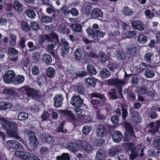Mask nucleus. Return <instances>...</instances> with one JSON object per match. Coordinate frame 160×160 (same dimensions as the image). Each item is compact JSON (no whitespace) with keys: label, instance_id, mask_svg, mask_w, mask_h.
<instances>
[{"label":"nucleus","instance_id":"f257e3e1","mask_svg":"<svg viewBox=\"0 0 160 160\" xmlns=\"http://www.w3.org/2000/svg\"><path fill=\"white\" fill-rule=\"evenodd\" d=\"M0 124L2 128L11 136L17 132V124L15 122H10L6 118L0 116Z\"/></svg>","mask_w":160,"mask_h":160},{"label":"nucleus","instance_id":"f03ea898","mask_svg":"<svg viewBox=\"0 0 160 160\" xmlns=\"http://www.w3.org/2000/svg\"><path fill=\"white\" fill-rule=\"evenodd\" d=\"M112 129L111 126L107 124L100 123L96 129L97 137L103 138L108 134H111Z\"/></svg>","mask_w":160,"mask_h":160},{"label":"nucleus","instance_id":"7ed1b4c3","mask_svg":"<svg viewBox=\"0 0 160 160\" xmlns=\"http://www.w3.org/2000/svg\"><path fill=\"white\" fill-rule=\"evenodd\" d=\"M125 132L124 135L123 140L124 141L128 142L131 140L133 138L136 137L133 129L131 124L126 121L123 123Z\"/></svg>","mask_w":160,"mask_h":160},{"label":"nucleus","instance_id":"20e7f679","mask_svg":"<svg viewBox=\"0 0 160 160\" xmlns=\"http://www.w3.org/2000/svg\"><path fill=\"white\" fill-rule=\"evenodd\" d=\"M20 91H25L27 95L37 99H41L42 96L40 91L31 88L29 86H24L20 88Z\"/></svg>","mask_w":160,"mask_h":160},{"label":"nucleus","instance_id":"39448f33","mask_svg":"<svg viewBox=\"0 0 160 160\" xmlns=\"http://www.w3.org/2000/svg\"><path fill=\"white\" fill-rule=\"evenodd\" d=\"M24 132L26 134L27 133L28 137L29 145L31 148L32 149H35L38 147L39 142L36 136L35 133L33 131H30L28 129H25Z\"/></svg>","mask_w":160,"mask_h":160},{"label":"nucleus","instance_id":"423d86ee","mask_svg":"<svg viewBox=\"0 0 160 160\" xmlns=\"http://www.w3.org/2000/svg\"><path fill=\"white\" fill-rule=\"evenodd\" d=\"M86 31L88 37L94 40H98L101 37H103L105 35L104 32L100 31L99 30L94 31L90 28L87 29Z\"/></svg>","mask_w":160,"mask_h":160},{"label":"nucleus","instance_id":"0eeeda50","mask_svg":"<svg viewBox=\"0 0 160 160\" xmlns=\"http://www.w3.org/2000/svg\"><path fill=\"white\" fill-rule=\"evenodd\" d=\"M127 54L130 57H135L139 52V49L136 44L133 43L128 44L126 47Z\"/></svg>","mask_w":160,"mask_h":160},{"label":"nucleus","instance_id":"6e6552de","mask_svg":"<svg viewBox=\"0 0 160 160\" xmlns=\"http://www.w3.org/2000/svg\"><path fill=\"white\" fill-rule=\"evenodd\" d=\"M15 73L12 70H8L4 75L3 79L4 82L6 84H12Z\"/></svg>","mask_w":160,"mask_h":160},{"label":"nucleus","instance_id":"1a4fd4ad","mask_svg":"<svg viewBox=\"0 0 160 160\" xmlns=\"http://www.w3.org/2000/svg\"><path fill=\"white\" fill-rule=\"evenodd\" d=\"M132 120L136 124L142 122L141 117L140 113L138 112L133 111V108L130 107L129 108Z\"/></svg>","mask_w":160,"mask_h":160},{"label":"nucleus","instance_id":"9d476101","mask_svg":"<svg viewBox=\"0 0 160 160\" xmlns=\"http://www.w3.org/2000/svg\"><path fill=\"white\" fill-rule=\"evenodd\" d=\"M83 100L79 95H73L70 100L71 104L75 107H82Z\"/></svg>","mask_w":160,"mask_h":160},{"label":"nucleus","instance_id":"9b49d317","mask_svg":"<svg viewBox=\"0 0 160 160\" xmlns=\"http://www.w3.org/2000/svg\"><path fill=\"white\" fill-rule=\"evenodd\" d=\"M19 51L14 48H10L8 49V53L9 55V59L11 61L15 62L18 61V54Z\"/></svg>","mask_w":160,"mask_h":160},{"label":"nucleus","instance_id":"f8f14e48","mask_svg":"<svg viewBox=\"0 0 160 160\" xmlns=\"http://www.w3.org/2000/svg\"><path fill=\"white\" fill-rule=\"evenodd\" d=\"M7 147L14 149H20L22 148L23 145L15 140H9L7 141Z\"/></svg>","mask_w":160,"mask_h":160},{"label":"nucleus","instance_id":"ddd939ff","mask_svg":"<svg viewBox=\"0 0 160 160\" xmlns=\"http://www.w3.org/2000/svg\"><path fill=\"white\" fill-rule=\"evenodd\" d=\"M91 103L92 106L95 111L100 110V108L106 104V102L102 103V101L97 99H92Z\"/></svg>","mask_w":160,"mask_h":160},{"label":"nucleus","instance_id":"4468645a","mask_svg":"<svg viewBox=\"0 0 160 160\" xmlns=\"http://www.w3.org/2000/svg\"><path fill=\"white\" fill-rule=\"evenodd\" d=\"M103 16V13L102 11L98 8H94L91 12V17L93 19H99Z\"/></svg>","mask_w":160,"mask_h":160},{"label":"nucleus","instance_id":"2eb2a0df","mask_svg":"<svg viewBox=\"0 0 160 160\" xmlns=\"http://www.w3.org/2000/svg\"><path fill=\"white\" fill-rule=\"evenodd\" d=\"M107 155V153L105 149L100 148L97 152L95 157L96 160H105Z\"/></svg>","mask_w":160,"mask_h":160},{"label":"nucleus","instance_id":"dca6fc26","mask_svg":"<svg viewBox=\"0 0 160 160\" xmlns=\"http://www.w3.org/2000/svg\"><path fill=\"white\" fill-rule=\"evenodd\" d=\"M2 92L8 95L11 98H19V93L12 89L5 88L2 90Z\"/></svg>","mask_w":160,"mask_h":160},{"label":"nucleus","instance_id":"f3484780","mask_svg":"<svg viewBox=\"0 0 160 160\" xmlns=\"http://www.w3.org/2000/svg\"><path fill=\"white\" fill-rule=\"evenodd\" d=\"M108 84L109 85L114 86L115 87H118L120 86L124 83L123 81L119 80L118 78H111L107 80Z\"/></svg>","mask_w":160,"mask_h":160},{"label":"nucleus","instance_id":"a211bd4d","mask_svg":"<svg viewBox=\"0 0 160 160\" xmlns=\"http://www.w3.org/2000/svg\"><path fill=\"white\" fill-rule=\"evenodd\" d=\"M64 98L63 96L61 94L56 95L54 98V105L56 108H59L62 105Z\"/></svg>","mask_w":160,"mask_h":160},{"label":"nucleus","instance_id":"6ab92c4d","mask_svg":"<svg viewBox=\"0 0 160 160\" xmlns=\"http://www.w3.org/2000/svg\"><path fill=\"white\" fill-rule=\"evenodd\" d=\"M122 133L118 130L114 131L112 134V138L114 142L119 143L122 139Z\"/></svg>","mask_w":160,"mask_h":160},{"label":"nucleus","instance_id":"aec40b11","mask_svg":"<svg viewBox=\"0 0 160 160\" xmlns=\"http://www.w3.org/2000/svg\"><path fill=\"white\" fill-rule=\"evenodd\" d=\"M131 23L132 27L135 29L142 31L144 29V26L142 22L138 20L132 21Z\"/></svg>","mask_w":160,"mask_h":160},{"label":"nucleus","instance_id":"412c9836","mask_svg":"<svg viewBox=\"0 0 160 160\" xmlns=\"http://www.w3.org/2000/svg\"><path fill=\"white\" fill-rule=\"evenodd\" d=\"M41 138L42 142L50 144L52 143L54 141V139L49 134H42Z\"/></svg>","mask_w":160,"mask_h":160},{"label":"nucleus","instance_id":"4be33fe9","mask_svg":"<svg viewBox=\"0 0 160 160\" xmlns=\"http://www.w3.org/2000/svg\"><path fill=\"white\" fill-rule=\"evenodd\" d=\"M66 146L68 149L73 152H77L79 150L80 147L79 144L73 142H68Z\"/></svg>","mask_w":160,"mask_h":160},{"label":"nucleus","instance_id":"5701e85b","mask_svg":"<svg viewBox=\"0 0 160 160\" xmlns=\"http://www.w3.org/2000/svg\"><path fill=\"white\" fill-rule=\"evenodd\" d=\"M122 12L126 16L130 17L132 15L134 12L132 9L127 5L123 6L122 8Z\"/></svg>","mask_w":160,"mask_h":160},{"label":"nucleus","instance_id":"b1692460","mask_svg":"<svg viewBox=\"0 0 160 160\" xmlns=\"http://www.w3.org/2000/svg\"><path fill=\"white\" fill-rule=\"evenodd\" d=\"M85 83L86 86L88 87L94 88L96 84V81L95 78H85Z\"/></svg>","mask_w":160,"mask_h":160},{"label":"nucleus","instance_id":"393cba45","mask_svg":"<svg viewBox=\"0 0 160 160\" xmlns=\"http://www.w3.org/2000/svg\"><path fill=\"white\" fill-rule=\"evenodd\" d=\"M90 97L91 98H95L99 99L101 101H102V103L103 102H106L107 100L106 98L104 96V95L102 94L99 93L97 92H94L92 93L90 95Z\"/></svg>","mask_w":160,"mask_h":160},{"label":"nucleus","instance_id":"a878e982","mask_svg":"<svg viewBox=\"0 0 160 160\" xmlns=\"http://www.w3.org/2000/svg\"><path fill=\"white\" fill-rule=\"evenodd\" d=\"M62 113L65 116L69 117L68 119L71 122H74L76 119L74 114L71 111L67 110H63L62 112Z\"/></svg>","mask_w":160,"mask_h":160},{"label":"nucleus","instance_id":"bb28decb","mask_svg":"<svg viewBox=\"0 0 160 160\" xmlns=\"http://www.w3.org/2000/svg\"><path fill=\"white\" fill-rule=\"evenodd\" d=\"M83 52L81 48H77L74 53V59L76 61H80L82 58Z\"/></svg>","mask_w":160,"mask_h":160},{"label":"nucleus","instance_id":"cd10ccee","mask_svg":"<svg viewBox=\"0 0 160 160\" xmlns=\"http://www.w3.org/2000/svg\"><path fill=\"white\" fill-rule=\"evenodd\" d=\"M87 74L90 75H95L97 73V72L94 67L91 64H88L87 66Z\"/></svg>","mask_w":160,"mask_h":160},{"label":"nucleus","instance_id":"c85d7f7f","mask_svg":"<svg viewBox=\"0 0 160 160\" xmlns=\"http://www.w3.org/2000/svg\"><path fill=\"white\" fill-rule=\"evenodd\" d=\"M24 77L23 75H15L12 84L15 85H19L22 83L24 82Z\"/></svg>","mask_w":160,"mask_h":160},{"label":"nucleus","instance_id":"c756f323","mask_svg":"<svg viewBox=\"0 0 160 160\" xmlns=\"http://www.w3.org/2000/svg\"><path fill=\"white\" fill-rule=\"evenodd\" d=\"M122 151V149L120 147L112 148L109 150V153L112 156H114L120 153Z\"/></svg>","mask_w":160,"mask_h":160},{"label":"nucleus","instance_id":"7c9ffc66","mask_svg":"<svg viewBox=\"0 0 160 160\" xmlns=\"http://www.w3.org/2000/svg\"><path fill=\"white\" fill-rule=\"evenodd\" d=\"M50 36H51V39L50 40H49V42H52V43L55 45L58 44V47L59 45V41L58 35L56 33H54L51 34Z\"/></svg>","mask_w":160,"mask_h":160},{"label":"nucleus","instance_id":"2f4dec72","mask_svg":"<svg viewBox=\"0 0 160 160\" xmlns=\"http://www.w3.org/2000/svg\"><path fill=\"white\" fill-rule=\"evenodd\" d=\"M12 107V104L8 102H0V110H5Z\"/></svg>","mask_w":160,"mask_h":160},{"label":"nucleus","instance_id":"473e14b6","mask_svg":"<svg viewBox=\"0 0 160 160\" xmlns=\"http://www.w3.org/2000/svg\"><path fill=\"white\" fill-rule=\"evenodd\" d=\"M84 139H81L78 141L79 143L81 144V145L83 148L84 151H89V144L86 140L87 139L86 137L84 138Z\"/></svg>","mask_w":160,"mask_h":160},{"label":"nucleus","instance_id":"72a5a7b5","mask_svg":"<svg viewBox=\"0 0 160 160\" xmlns=\"http://www.w3.org/2000/svg\"><path fill=\"white\" fill-rule=\"evenodd\" d=\"M55 74V71L54 68L49 67L46 70V75L47 77L49 78H53Z\"/></svg>","mask_w":160,"mask_h":160},{"label":"nucleus","instance_id":"f704fd0d","mask_svg":"<svg viewBox=\"0 0 160 160\" xmlns=\"http://www.w3.org/2000/svg\"><path fill=\"white\" fill-rule=\"evenodd\" d=\"M137 41L140 43L145 44L148 41V38L145 33L140 34L138 37Z\"/></svg>","mask_w":160,"mask_h":160},{"label":"nucleus","instance_id":"c9c22d12","mask_svg":"<svg viewBox=\"0 0 160 160\" xmlns=\"http://www.w3.org/2000/svg\"><path fill=\"white\" fill-rule=\"evenodd\" d=\"M13 7L14 9L17 12H22L23 7L22 4L18 0L14 1Z\"/></svg>","mask_w":160,"mask_h":160},{"label":"nucleus","instance_id":"e433bc0d","mask_svg":"<svg viewBox=\"0 0 160 160\" xmlns=\"http://www.w3.org/2000/svg\"><path fill=\"white\" fill-rule=\"evenodd\" d=\"M26 41V39L25 38L22 37L20 38L18 42V44L20 47L22 51L24 52H27V51L25 49V51H24V49L26 47L25 44V42Z\"/></svg>","mask_w":160,"mask_h":160},{"label":"nucleus","instance_id":"4c0bfd02","mask_svg":"<svg viewBox=\"0 0 160 160\" xmlns=\"http://www.w3.org/2000/svg\"><path fill=\"white\" fill-rule=\"evenodd\" d=\"M24 13L27 17L32 19L34 18L36 16V14L34 10L32 8L26 9Z\"/></svg>","mask_w":160,"mask_h":160},{"label":"nucleus","instance_id":"58836bf2","mask_svg":"<svg viewBox=\"0 0 160 160\" xmlns=\"http://www.w3.org/2000/svg\"><path fill=\"white\" fill-rule=\"evenodd\" d=\"M100 75L102 78H107L110 76L111 72L107 69H103L100 72Z\"/></svg>","mask_w":160,"mask_h":160},{"label":"nucleus","instance_id":"ea45409f","mask_svg":"<svg viewBox=\"0 0 160 160\" xmlns=\"http://www.w3.org/2000/svg\"><path fill=\"white\" fill-rule=\"evenodd\" d=\"M74 90L81 94H83L85 92V88L83 85L78 84L74 88Z\"/></svg>","mask_w":160,"mask_h":160},{"label":"nucleus","instance_id":"a19ab883","mask_svg":"<svg viewBox=\"0 0 160 160\" xmlns=\"http://www.w3.org/2000/svg\"><path fill=\"white\" fill-rule=\"evenodd\" d=\"M92 9V5L88 4L82 10V13L88 16L90 13L91 14Z\"/></svg>","mask_w":160,"mask_h":160},{"label":"nucleus","instance_id":"79ce46f5","mask_svg":"<svg viewBox=\"0 0 160 160\" xmlns=\"http://www.w3.org/2000/svg\"><path fill=\"white\" fill-rule=\"evenodd\" d=\"M51 39V37L48 34H45L44 35H41L39 36V43L42 44L45 41H49V40H50Z\"/></svg>","mask_w":160,"mask_h":160},{"label":"nucleus","instance_id":"37998d69","mask_svg":"<svg viewBox=\"0 0 160 160\" xmlns=\"http://www.w3.org/2000/svg\"><path fill=\"white\" fill-rule=\"evenodd\" d=\"M22 30L24 32H28L31 30V27L28 23L25 21H22L21 25Z\"/></svg>","mask_w":160,"mask_h":160},{"label":"nucleus","instance_id":"c03bdc74","mask_svg":"<svg viewBox=\"0 0 160 160\" xmlns=\"http://www.w3.org/2000/svg\"><path fill=\"white\" fill-rule=\"evenodd\" d=\"M56 160H70L69 154L68 153H63L61 156L56 158Z\"/></svg>","mask_w":160,"mask_h":160},{"label":"nucleus","instance_id":"a18cd8bd","mask_svg":"<svg viewBox=\"0 0 160 160\" xmlns=\"http://www.w3.org/2000/svg\"><path fill=\"white\" fill-rule=\"evenodd\" d=\"M124 92L127 94V95L132 100H134L136 99L135 93L129 89H126L124 90Z\"/></svg>","mask_w":160,"mask_h":160},{"label":"nucleus","instance_id":"49530a36","mask_svg":"<svg viewBox=\"0 0 160 160\" xmlns=\"http://www.w3.org/2000/svg\"><path fill=\"white\" fill-rule=\"evenodd\" d=\"M124 146L128 151H132L136 149V146L133 142L125 143Z\"/></svg>","mask_w":160,"mask_h":160},{"label":"nucleus","instance_id":"de8ad7c7","mask_svg":"<svg viewBox=\"0 0 160 160\" xmlns=\"http://www.w3.org/2000/svg\"><path fill=\"white\" fill-rule=\"evenodd\" d=\"M98 57L102 63H105L108 60L106 55L103 51H100L99 52Z\"/></svg>","mask_w":160,"mask_h":160},{"label":"nucleus","instance_id":"09e8293b","mask_svg":"<svg viewBox=\"0 0 160 160\" xmlns=\"http://www.w3.org/2000/svg\"><path fill=\"white\" fill-rule=\"evenodd\" d=\"M31 155L29 152H22L20 155V157L23 160H28L31 158Z\"/></svg>","mask_w":160,"mask_h":160},{"label":"nucleus","instance_id":"8fccbe9b","mask_svg":"<svg viewBox=\"0 0 160 160\" xmlns=\"http://www.w3.org/2000/svg\"><path fill=\"white\" fill-rule=\"evenodd\" d=\"M43 61L46 64H49L52 61L51 56L48 54H44L42 56Z\"/></svg>","mask_w":160,"mask_h":160},{"label":"nucleus","instance_id":"3c124183","mask_svg":"<svg viewBox=\"0 0 160 160\" xmlns=\"http://www.w3.org/2000/svg\"><path fill=\"white\" fill-rule=\"evenodd\" d=\"M144 75L146 77L151 78L155 75V72L153 70L147 68L146 70Z\"/></svg>","mask_w":160,"mask_h":160},{"label":"nucleus","instance_id":"603ef678","mask_svg":"<svg viewBox=\"0 0 160 160\" xmlns=\"http://www.w3.org/2000/svg\"><path fill=\"white\" fill-rule=\"evenodd\" d=\"M28 115L25 112H21L19 113L18 116V119L20 121L25 120L28 118Z\"/></svg>","mask_w":160,"mask_h":160},{"label":"nucleus","instance_id":"864d4df0","mask_svg":"<svg viewBox=\"0 0 160 160\" xmlns=\"http://www.w3.org/2000/svg\"><path fill=\"white\" fill-rule=\"evenodd\" d=\"M110 36L114 39H119L120 36V32L118 30L112 31L110 33Z\"/></svg>","mask_w":160,"mask_h":160},{"label":"nucleus","instance_id":"5fc2aeb1","mask_svg":"<svg viewBox=\"0 0 160 160\" xmlns=\"http://www.w3.org/2000/svg\"><path fill=\"white\" fill-rule=\"evenodd\" d=\"M96 118L98 121H103L105 119L104 115L100 113V110H96Z\"/></svg>","mask_w":160,"mask_h":160},{"label":"nucleus","instance_id":"6e6d98bb","mask_svg":"<svg viewBox=\"0 0 160 160\" xmlns=\"http://www.w3.org/2000/svg\"><path fill=\"white\" fill-rule=\"evenodd\" d=\"M69 47L66 46H62L61 47V54L63 57L67 55L69 51Z\"/></svg>","mask_w":160,"mask_h":160},{"label":"nucleus","instance_id":"4d7b16f0","mask_svg":"<svg viewBox=\"0 0 160 160\" xmlns=\"http://www.w3.org/2000/svg\"><path fill=\"white\" fill-rule=\"evenodd\" d=\"M64 123L62 122L60 123L57 127L58 132H61L64 133H66L68 131L67 129H64Z\"/></svg>","mask_w":160,"mask_h":160},{"label":"nucleus","instance_id":"13d9d810","mask_svg":"<svg viewBox=\"0 0 160 160\" xmlns=\"http://www.w3.org/2000/svg\"><path fill=\"white\" fill-rule=\"evenodd\" d=\"M72 30L75 32H81L82 26L80 24H72Z\"/></svg>","mask_w":160,"mask_h":160},{"label":"nucleus","instance_id":"bf43d9fd","mask_svg":"<svg viewBox=\"0 0 160 160\" xmlns=\"http://www.w3.org/2000/svg\"><path fill=\"white\" fill-rule=\"evenodd\" d=\"M153 53L150 52H147L144 57V59L147 63H150L151 62V57L153 55Z\"/></svg>","mask_w":160,"mask_h":160},{"label":"nucleus","instance_id":"052dcab7","mask_svg":"<svg viewBox=\"0 0 160 160\" xmlns=\"http://www.w3.org/2000/svg\"><path fill=\"white\" fill-rule=\"evenodd\" d=\"M137 92L140 94H144L146 93L148 91V88L146 86L139 87L137 88Z\"/></svg>","mask_w":160,"mask_h":160},{"label":"nucleus","instance_id":"680f3d73","mask_svg":"<svg viewBox=\"0 0 160 160\" xmlns=\"http://www.w3.org/2000/svg\"><path fill=\"white\" fill-rule=\"evenodd\" d=\"M105 143V140L102 139H96L94 141L93 144L97 147H101Z\"/></svg>","mask_w":160,"mask_h":160},{"label":"nucleus","instance_id":"e2e57ef3","mask_svg":"<svg viewBox=\"0 0 160 160\" xmlns=\"http://www.w3.org/2000/svg\"><path fill=\"white\" fill-rule=\"evenodd\" d=\"M137 34V32L135 31H127L125 33L126 36L128 38H130L135 36Z\"/></svg>","mask_w":160,"mask_h":160},{"label":"nucleus","instance_id":"0e129e2a","mask_svg":"<svg viewBox=\"0 0 160 160\" xmlns=\"http://www.w3.org/2000/svg\"><path fill=\"white\" fill-rule=\"evenodd\" d=\"M92 130V127L88 126H85L83 127L82 133L85 135H88Z\"/></svg>","mask_w":160,"mask_h":160},{"label":"nucleus","instance_id":"69168bd1","mask_svg":"<svg viewBox=\"0 0 160 160\" xmlns=\"http://www.w3.org/2000/svg\"><path fill=\"white\" fill-rule=\"evenodd\" d=\"M52 20V18L50 16L43 15L41 17L42 21L45 23H49L51 22Z\"/></svg>","mask_w":160,"mask_h":160},{"label":"nucleus","instance_id":"338daca9","mask_svg":"<svg viewBox=\"0 0 160 160\" xmlns=\"http://www.w3.org/2000/svg\"><path fill=\"white\" fill-rule=\"evenodd\" d=\"M32 59L35 62H39L40 58V55L38 52H35L32 54Z\"/></svg>","mask_w":160,"mask_h":160},{"label":"nucleus","instance_id":"774afa93","mask_svg":"<svg viewBox=\"0 0 160 160\" xmlns=\"http://www.w3.org/2000/svg\"><path fill=\"white\" fill-rule=\"evenodd\" d=\"M153 144L156 148L160 150V137L155 138L153 142Z\"/></svg>","mask_w":160,"mask_h":160}]
</instances>
